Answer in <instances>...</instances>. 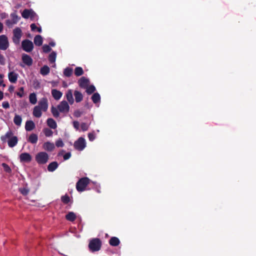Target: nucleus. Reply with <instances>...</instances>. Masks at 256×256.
Wrapping results in <instances>:
<instances>
[{
    "mask_svg": "<svg viewBox=\"0 0 256 256\" xmlns=\"http://www.w3.org/2000/svg\"><path fill=\"white\" fill-rule=\"evenodd\" d=\"M102 246V242L99 238H93L90 240L88 248L92 252L99 251Z\"/></svg>",
    "mask_w": 256,
    "mask_h": 256,
    "instance_id": "f257e3e1",
    "label": "nucleus"
},
{
    "mask_svg": "<svg viewBox=\"0 0 256 256\" xmlns=\"http://www.w3.org/2000/svg\"><path fill=\"white\" fill-rule=\"evenodd\" d=\"M48 154L44 152H39L36 156V160L40 164H46L48 160Z\"/></svg>",
    "mask_w": 256,
    "mask_h": 256,
    "instance_id": "f03ea898",
    "label": "nucleus"
},
{
    "mask_svg": "<svg viewBox=\"0 0 256 256\" xmlns=\"http://www.w3.org/2000/svg\"><path fill=\"white\" fill-rule=\"evenodd\" d=\"M12 132L11 131L8 132L6 134V137L8 138V146L10 148H12L16 145L18 143V138L16 136H12Z\"/></svg>",
    "mask_w": 256,
    "mask_h": 256,
    "instance_id": "7ed1b4c3",
    "label": "nucleus"
},
{
    "mask_svg": "<svg viewBox=\"0 0 256 256\" xmlns=\"http://www.w3.org/2000/svg\"><path fill=\"white\" fill-rule=\"evenodd\" d=\"M22 36V32L20 28H16L13 30V42L18 44L20 43V39Z\"/></svg>",
    "mask_w": 256,
    "mask_h": 256,
    "instance_id": "20e7f679",
    "label": "nucleus"
},
{
    "mask_svg": "<svg viewBox=\"0 0 256 256\" xmlns=\"http://www.w3.org/2000/svg\"><path fill=\"white\" fill-rule=\"evenodd\" d=\"M22 47L26 52H31L34 48V44L32 41L28 40H24L22 42Z\"/></svg>",
    "mask_w": 256,
    "mask_h": 256,
    "instance_id": "39448f33",
    "label": "nucleus"
},
{
    "mask_svg": "<svg viewBox=\"0 0 256 256\" xmlns=\"http://www.w3.org/2000/svg\"><path fill=\"white\" fill-rule=\"evenodd\" d=\"M57 108L60 112L63 113L68 112L70 110L69 105L66 100L61 102Z\"/></svg>",
    "mask_w": 256,
    "mask_h": 256,
    "instance_id": "423d86ee",
    "label": "nucleus"
},
{
    "mask_svg": "<svg viewBox=\"0 0 256 256\" xmlns=\"http://www.w3.org/2000/svg\"><path fill=\"white\" fill-rule=\"evenodd\" d=\"M8 47V38L5 35L0 36V50H6Z\"/></svg>",
    "mask_w": 256,
    "mask_h": 256,
    "instance_id": "0eeeda50",
    "label": "nucleus"
},
{
    "mask_svg": "<svg viewBox=\"0 0 256 256\" xmlns=\"http://www.w3.org/2000/svg\"><path fill=\"white\" fill-rule=\"evenodd\" d=\"M20 160L21 162H27L28 163L32 161V156L28 152L22 153L20 156Z\"/></svg>",
    "mask_w": 256,
    "mask_h": 256,
    "instance_id": "6e6552de",
    "label": "nucleus"
},
{
    "mask_svg": "<svg viewBox=\"0 0 256 256\" xmlns=\"http://www.w3.org/2000/svg\"><path fill=\"white\" fill-rule=\"evenodd\" d=\"M10 16L12 18V20H6V24L8 26H10V25H12V24H16L18 20H20V17H19L16 12H13L10 14Z\"/></svg>",
    "mask_w": 256,
    "mask_h": 256,
    "instance_id": "1a4fd4ad",
    "label": "nucleus"
},
{
    "mask_svg": "<svg viewBox=\"0 0 256 256\" xmlns=\"http://www.w3.org/2000/svg\"><path fill=\"white\" fill-rule=\"evenodd\" d=\"M38 106H40V109L44 112L47 110L48 108V100L46 98H42L38 102Z\"/></svg>",
    "mask_w": 256,
    "mask_h": 256,
    "instance_id": "9d476101",
    "label": "nucleus"
},
{
    "mask_svg": "<svg viewBox=\"0 0 256 256\" xmlns=\"http://www.w3.org/2000/svg\"><path fill=\"white\" fill-rule=\"evenodd\" d=\"M90 180L87 177L81 178V192L87 190L86 186L90 184ZM90 190V188H88Z\"/></svg>",
    "mask_w": 256,
    "mask_h": 256,
    "instance_id": "9b49d317",
    "label": "nucleus"
},
{
    "mask_svg": "<svg viewBox=\"0 0 256 256\" xmlns=\"http://www.w3.org/2000/svg\"><path fill=\"white\" fill-rule=\"evenodd\" d=\"M22 62L28 66H30L32 64V59L28 55L26 54H23L22 56Z\"/></svg>",
    "mask_w": 256,
    "mask_h": 256,
    "instance_id": "f8f14e48",
    "label": "nucleus"
},
{
    "mask_svg": "<svg viewBox=\"0 0 256 256\" xmlns=\"http://www.w3.org/2000/svg\"><path fill=\"white\" fill-rule=\"evenodd\" d=\"M54 148V144L49 142H46L43 144V148L48 152L52 151Z\"/></svg>",
    "mask_w": 256,
    "mask_h": 256,
    "instance_id": "ddd939ff",
    "label": "nucleus"
},
{
    "mask_svg": "<svg viewBox=\"0 0 256 256\" xmlns=\"http://www.w3.org/2000/svg\"><path fill=\"white\" fill-rule=\"evenodd\" d=\"M35 128V124L32 120H27L26 122L25 129L27 132H30Z\"/></svg>",
    "mask_w": 256,
    "mask_h": 256,
    "instance_id": "4468645a",
    "label": "nucleus"
},
{
    "mask_svg": "<svg viewBox=\"0 0 256 256\" xmlns=\"http://www.w3.org/2000/svg\"><path fill=\"white\" fill-rule=\"evenodd\" d=\"M18 74L14 72H12L8 73V78L10 82L12 83H16L17 81Z\"/></svg>",
    "mask_w": 256,
    "mask_h": 256,
    "instance_id": "2eb2a0df",
    "label": "nucleus"
},
{
    "mask_svg": "<svg viewBox=\"0 0 256 256\" xmlns=\"http://www.w3.org/2000/svg\"><path fill=\"white\" fill-rule=\"evenodd\" d=\"M109 244L112 246H117L120 244V240L117 237L112 236L109 240Z\"/></svg>",
    "mask_w": 256,
    "mask_h": 256,
    "instance_id": "dca6fc26",
    "label": "nucleus"
},
{
    "mask_svg": "<svg viewBox=\"0 0 256 256\" xmlns=\"http://www.w3.org/2000/svg\"><path fill=\"white\" fill-rule=\"evenodd\" d=\"M52 94L53 98L58 100L61 98L62 93L56 89H53L52 90Z\"/></svg>",
    "mask_w": 256,
    "mask_h": 256,
    "instance_id": "f3484780",
    "label": "nucleus"
},
{
    "mask_svg": "<svg viewBox=\"0 0 256 256\" xmlns=\"http://www.w3.org/2000/svg\"><path fill=\"white\" fill-rule=\"evenodd\" d=\"M58 164L56 162H53L50 163L48 166V172H52L54 171L58 167Z\"/></svg>",
    "mask_w": 256,
    "mask_h": 256,
    "instance_id": "a211bd4d",
    "label": "nucleus"
},
{
    "mask_svg": "<svg viewBox=\"0 0 256 256\" xmlns=\"http://www.w3.org/2000/svg\"><path fill=\"white\" fill-rule=\"evenodd\" d=\"M84 88L86 90V93L88 95L94 93L96 90V87L92 84L88 85Z\"/></svg>",
    "mask_w": 256,
    "mask_h": 256,
    "instance_id": "6ab92c4d",
    "label": "nucleus"
},
{
    "mask_svg": "<svg viewBox=\"0 0 256 256\" xmlns=\"http://www.w3.org/2000/svg\"><path fill=\"white\" fill-rule=\"evenodd\" d=\"M48 126L52 129H55L57 127V124L56 121L52 118H48L46 120Z\"/></svg>",
    "mask_w": 256,
    "mask_h": 256,
    "instance_id": "aec40b11",
    "label": "nucleus"
},
{
    "mask_svg": "<svg viewBox=\"0 0 256 256\" xmlns=\"http://www.w3.org/2000/svg\"><path fill=\"white\" fill-rule=\"evenodd\" d=\"M34 44L37 46H41L42 44L43 40L40 35H36L34 38Z\"/></svg>",
    "mask_w": 256,
    "mask_h": 256,
    "instance_id": "412c9836",
    "label": "nucleus"
},
{
    "mask_svg": "<svg viewBox=\"0 0 256 256\" xmlns=\"http://www.w3.org/2000/svg\"><path fill=\"white\" fill-rule=\"evenodd\" d=\"M40 106H36L33 110V115L36 118H40L42 114Z\"/></svg>",
    "mask_w": 256,
    "mask_h": 256,
    "instance_id": "4be33fe9",
    "label": "nucleus"
},
{
    "mask_svg": "<svg viewBox=\"0 0 256 256\" xmlns=\"http://www.w3.org/2000/svg\"><path fill=\"white\" fill-rule=\"evenodd\" d=\"M66 98L70 104H72L74 102V100L72 96V91L69 90L66 94Z\"/></svg>",
    "mask_w": 256,
    "mask_h": 256,
    "instance_id": "5701e85b",
    "label": "nucleus"
},
{
    "mask_svg": "<svg viewBox=\"0 0 256 256\" xmlns=\"http://www.w3.org/2000/svg\"><path fill=\"white\" fill-rule=\"evenodd\" d=\"M38 140V136L35 134H31L28 138V142L32 144H36Z\"/></svg>",
    "mask_w": 256,
    "mask_h": 256,
    "instance_id": "b1692460",
    "label": "nucleus"
},
{
    "mask_svg": "<svg viewBox=\"0 0 256 256\" xmlns=\"http://www.w3.org/2000/svg\"><path fill=\"white\" fill-rule=\"evenodd\" d=\"M90 81L89 79L82 76L81 77V88H84L86 86L90 85Z\"/></svg>",
    "mask_w": 256,
    "mask_h": 256,
    "instance_id": "393cba45",
    "label": "nucleus"
},
{
    "mask_svg": "<svg viewBox=\"0 0 256 256\" xmlns=\"http://www.w3.org/2000/svg\"><path fill=\"white\" fill-rule=\"evenodd\" d=\"M91 98L94 104H97L100 100V96L98 92H94Z\"/></svg>",
    "mask_w": 256,
    "mask_h": 256,
    "instance_id": "a878e982",
    "label": "nucleus"
},
{
    "mask_svg": "<svg viewBox=\"0 0 256 256\" xmlns=\"http://www.w3.org/2000/svg\"><path fill=\"white\" fill-rule=\"evenodd\" d=\"M50 68L47 66H44L40 68V73L43 76H46L50 73Z\"/></svg>",
    "mask_w": 256,
    "mask_h": 256,
    "instance_id": "bb28decb",
    "label": "nucleus"
},
{
    "mask_svg": "<svg viewBox=\"0 0 256 256\" xmlns=\"http://www.w3.org/2000/svg\"><path fill=\"white\" fill-rule=\"evenodd\" d=\"M66 218L69 221L73 222L76 218V216L73 212H69L66 216Z\"/></svg>",
    "mask_w": 256,
    "mask_h": 256,
    "instance_id": "cd10ccee",
    "label": "nucleus"
},
{
    "mask_svg": "<svg viewBox=\"0 0 256 256\" xmlns=\"http://www.w3.org/2000/svg\"><path fill=\"white\" fill-rule=\"evenodd\" d=\"M22 122V117L16 114L14 118V124L18 126H20L21 125Z\"/></svg>",
    "mask_w": 256,
    "mask_h": 256,
    "instance_id": "c85d7f7f",
    "label": "nucleus"
},
{
    "mask_svg": "<svg viewBox=\"0 0 256 256\" xmlns=\"http://www.w3.org/2000/svg\"><path fill=\"white\" fill-rule=\"evenodd\" d=\"M29 100H30V102L32 104H36L37 102V98H36V94L34 92L30 94L29 96Z\"/></svg>",
    "mask_w": 256,
    "mask_h": 256,
    "instance_id": "c756f323",
    "label": "nucleus"
},
{
    "mask_svg": "<svg viewBox=\"0 0 256 256\" xmlns=\"http://www.w3.org/2000/svg\"><path fill=\"white\" fill-rule=\"evenodd\" d=\"M32 9H25L23 10V12L22 13V18H28L30 16V13H32L31 12Z\"/></svg>",
    "mask_w": 256,
    "mask_h": 256,
    "instance_id": "7c9ffc66",
    "label": "nucleus"
},
{
    "mask_svg": "<svg viewBox=\"0 0 256 256\" xmlns=\"http://www.w3.org/2000/svg\"><path fill=\"white\" fill-rule=\"evenodd\" d=\"M72 72L73 70L72 68L67 67L64 70V74L66 77H70L72 76Z\"/></svg>",
    "mask_w": 256,
    "mask_h": 256,
    "instance_id": "2f4dec72",
    "label": "nucleus"
},
{
    "mask_svg": "<svg viewBox=\"0 0 256 256\" xmlns=\"http://www.w3.org/2000/svg\"><path fill=\"white\" fill-rule=\"evenodd\" d=\"M61 200L64 204H68L70 202V200L68 194H66L65 195L62 196Z\"/></svg>",
    "mask_w": 256,
    "mask_h": 256,
    "instance_id": "473e14b6",
    "label": "nucleus"
},
{
    "mask_svg": "<svg viewBox=\"0 0 256 256\" xmlns=\"http://www.w3.org/2000/svg\"><path fill=\"white\" fill-rule=\"evenodd\" d=\"M56 54L54 52H52L50 53L48 56V60L50 62L53 63L54 62L56 59Z\"/></svg>",
    "mask_w": 256,
    "mask_h": 256,
    "instance_id": "72a5a7b5",
    "label": "nucleus"
},
{
    "mask_svg": "<svg viewBox=\"0 0 256 256\" xmlns=\"http://www.w3.org/2000/svg\"><path fill=\"white\" fill-rule=\"evenodd\" d=\"M51 112L55 118H58L60 116L59 110L58 108H56L53 106L51 108Z\"/></svg>",
    "mask_w": 256,
    "mask_h": 256,
    "instance_id": "f704fd0d",
    "label": "nucleus"
},
{
    "mask_svg": "<svg viewBox=\"0 0 256 256\" xmlns=\"http://www.w3.org/2000/svg\"><path fill=\"white\" fill-rule=\"evenodd\" d=\"M43 132L44 135L47 137L51 136L53 134L52 131L48 128H44Z\"/></svg>",
    "mask_w": 256,
    "mask_h": 256,
    "instance_id": "c9c22d12",
    "label": "nucleus"
},
{
    "mask_svg": "<svg viewBox=\"0 0 256 256\" xmlns=\"http://www.w3.org/2000/svg\"><path fill=\"white\" fill-rule=\"evenodd\" d=\"M2 166L4 170L7 172V173H11L12 172V169L10 168L8 166V164H6V163H2Z\"/></svg>",
    "mask_w": 256,
    "mask_h": 256,
    "instance_id": "e433bc0d",
    "label": "nucleus"
},
{
    "mask_svg": "<svg viewBox=\"0 0 256 256\" xmlns=\"http://www.w3.org/2000/svg\"><path fill=\"white\" fill-rule=\"evenodd\" d=\"M30 28L32 31H34L35 30H37L38 32H41L42 31V28L40 27H37L35 24H30Z\"/></svg>",
    "mask_w": 256,
    "mask_h": 256,
    "instance_id": "4c0bfd02",
    "label": "nucleus"
},
{
    "mask_svg": "<svg viewBox=\"0 0 256 256\" xmlns=\"http://www.w3.org/2000/svg\"><path fill=\"white\" fill-rule=\"evenodd\" d=\"M76 101V102H80V92L76 90L74 92Z\"/></svg>",
    "mask_w": 256,
    "mask_h": 256,
    "instance_id": "58836bf2",
    "label": "nucleus"
},
{
    "mask_svg": "<svg viewBox=\"0 0 256 256\" xmlns=\"http://www.w3.org/2000/svg\"><path fill=\"white\" fill-rule=\"evenodd\" d=\"M90 123H81V130L84 131H86L88 130L89 127Z\"/></svg>",
    "mask_w": 256,
    "mask_h": 256,
    "instance_id": "ea45409f",
    "label": "nucleus"
},
{
    "mask_svg": "<svg viewBox=\"0 0 256 256\" xmlns=\"http://www.w3.org/2000/svg\"><path fill=\"white\" fill-rule=\"evenodd\" d=\"M42 50L44 52L48 53L50 52L52 48L48 45L44 44L42 46Z\"/></svg>",
    "mask_w": 256,
    "mask_h": 256,
    "instance_id": "a19ab883",
    "label": "nucleus"
},
{
    "mask_svg": "<svg viewBox=\"0 0 256 256\" xmlns=\"http://www.w3.org/2000/svg\"><path fill=\"white\" fill-rule=\"evenodd\" d=\"M74 147L76 149L80 150V138H79L74 144Z\"/></svg>",
    "mask_w": 256,
    "mask_h": 256,
    "instance_id": "79ce46f5",
    "label": "nucleus"
},
{
    "mask_svg": "<svg viewBox=\"0 0 256 256\" xmlns=\"http://www.w3.org/2000/svg\"><path fill=\"white\" fill-rule=\"evenodd\" d=\"M20 193L24 196H26L29 192V190L26 188H20Z\"/></svg>",
    "mask_w": 256,
    "mask_h": 256,
    "instance_id": "37998d69",
    "label": "nucleus"
},
{
    "mask_svg": "<svg viewBox=\"0 0 256 256\" xmlns=\"http://www.w3.org/2000/svg\"><path fill=\"white\" fill-rule=\"evenodd\" d=\"M86 146V142L84 138L81 137V151Z\"/></svg>",
    "mask_w": 256,
    "mask_h": 256,
    "instance_id": "c03bdc74",
    "label": "nucleus"
},
{
    "mask_svg": "<svg viewBox=\"0 0 256 256\" xmlns=\"http://www.w3.org/2000/svg\"><path fill=\"white\" fill-rule=\"evenodd\" d=\"M64 144L62 142V140L61 139H59L56 142V146L59 148V147H62L64 146Z\"/></svg>",
    "mask_w": 256,
    "mask_h": 256,
    "instance_id": "a18cd8bd",
    "label": "nucleus"
},
{
    "mask_svg": "<svg viewBox=\"0 0 256 256\" xmlns=\"http://www.w3.org/2000/svg\"><path fill=\"white\" fill-rule=\"evenodd\" d=\"M88 138L90 141L92 142L95 139V134L94 132H90L88 134Z\"/></svg>",
    "mask_w": 256,
    "mask_h": 256,
    "instance_id": "49530a36",
    "label": "nucleus"
},
{
    "mask_svg": "<svg viewBox=\"0 0 256 256\" xmlns=\"http://www.w3.org/2000/svg\"><path fill=\"white\" fill-rule=\"evenodd\" d=\"M0 64L2 65L5 64V58L3 55L0 54Z\"/></svg>",
    "mask_w": 256,
    "mask_h": 256,
    "instance_id": "de8ad7c7",
    "label": "nucleus"
},
{
    "mask_svg": "<svg viewBox=\"0 0 256 256\" xmlns=\"http://www.w3.org/2000/svg\"><path fill=\"white\" fill-rule=\"evenodd\" d=\"M2 106L4 108H10V104L8 102H4L2 104Z\"/></svg>",
    "mask_w": 256,
    "mask_h": 256,
    "instance_id": "09e8293b",
    "label": "nucleus"
},
{
    "mask_svg": "<svg viewBox=\"0 0 256 256\" xmlns=\"http://www.w3.org/2000/svg\"><path fill=\"white\" fill-rule=\"evenodd\" d=\"M74 74L76 76H80V66L76 68Z\"/></svg>",
    "mask_w": 256,
    "mask_h": 256,
    "instance_id": "8fccbe9b",
    "label": "nucleus"
},
{
    "mask_svg": "<svg viewBox=\"0 0 256 256\" xmlns=\"http://www.w3.org/2000/svg\"><path fill=\"white\" fill-rule=\"evenodd\" d=\"M73 126H74V127L76 129V130H78L79 128V127H80V124L78 122H73Z\"/></svg>",
    "mask_w": 256,
    "mask_h": 256,
    "instance_id": "3c124183",
    "label": "nucleus"
},
{
    "mask_svg": "<svg viewBox=\"0 0 256 256\" xmlns=\"http://www.w3.org/2000/svg\"><path fill=\"white\" fill-rule=\"evenodd\" d=\"M31 12H32V13H30V18L31 20H33L35 16H36V14L32 10H31Z\"/></svg>",
    "mask_w": 256,
    "mask_h": 256,
    "instance_id": "603ef678",
    "label": "nucleus"
},
{
    "mask_svg": "<svg viewBox=\"0 0 256 256\" xmlns=\"http://www.w3.org/2000/svg\"><path fill=\"white\" fill-rule=\"evenodd\" d=\"M71 156L70 153L68 152L64 154V160H67L70 158Z\"/></svg>",
    "mask_w": 256,
    "mask_h": 256,
    "instance_id": "864d4df0",
    "label": "nucleus"
},
{
    "mask_svg": "<svg viewBox=\"0 0 256 256\" xmlns=\"http://www.w3.org/2000/svg\"><path fill=\"white\" fill-rule=\"evenodd\" d=\"M76 188L78 192H80V178L78 179L76 182Z\"/></svg>",
    "mask_w": 256,
    "mask_h": 256,
    "instance_id": "5fc2aeb1",
    "label": "nucleus"
},
{
    "mask_svg": "<svg viewBox=\"0 0 256 256\" xmlns=\"http://www.w3.org/2000/svg\"><path fill=\"white\" fill-rule=\"evenodd\" d=\"M3 78H4V75L2 74H0V86L3 83V80H2Z\"/></svg>",
    "mask_w": 256,
    "mask_h": 256,
    "instance_id": "6e6d98bb",
    "label": "nucleus"
},
{
    "mask_svg": "<svg viewBox=\"0 0 256 256\" xmlns=\"http://www.w3.org/2000/svg\"><path fill=\"white\" fill-rule=\"evenodd\" d=\"M14 87L12 86H10L9 88H8V90L10 92H12L14 91Z\"/></svg>",
    "mask_w": 256,
    "mask_h": 256,
    "instance_id": "4d7b16f0",
    "label": "nucleus"
},
{
    "mask_svg": "<svg viewBox=\"0 0 256 256\" xmlns=\"http://www.w3.org/2000/svg\"><path fill=\"white\" fill-rule=\"evenodd\" d=\"M4 94L3 92L0 90V100L3 98Z\"/></svg>",
    "mask_w": 256,
    "mask_h": 256,
    "instance_id": "13d9d810",
    "label": "nucleus"
},
{
    "mask_svg": "<svg viewBox=\"0 0 256 256\" xmlns=\"http://www.w3.org/2000/svg\"><path fill=\"white\" fill-rule=\"evenodd\" d=\"M3 30V24L2 22H0V33L2 32Z\"/></svg>",
    "mask_w": 256,
    "mask_h": 256,
    "instance_id": "bf43d9fd",
    "label": "nucleus"
},
{
    "mask_svg": "<svg viewBox=\"0 0 256 256\" xmlns=\"http://www.w3.org/2000/svg\"><path fill=\"white\" fill-rule=\"evenodd\" d=\"M17 95H18V96H19L20 98H22V96H23V92H22V93H20V92H18V93H17Z\"/></svg>",
    "mask_w": 256,
    "mask_h": 256,
    "instance_id": "052dcab7",
    "label": "nucleus"
},
{
    "mask_svg": "<svg viewBox=\"0 0 256 256\" xmlns=\"http://www.w3.org/2000/svg\"><path fill=\"white\" fill-rule=\"evenodd\" d=\"M50 45L52 46H55V44L54 42H50Z\"/></svg>",
    "mask_w": 256,
    "mask_h": 256,
    "instance_id": "680f3d73",
    "label": "nucleus"
},
{
    "mask_svg": "<svg viewBox=\"0 0 256 256\" xmlns=\"http://www.w3.org/2000/svg\"><path fill=\"white\" fill-rule=\"evenodd\" d=\"M20 91H22V92H24V88H22V87L20 88Z\"/></svg>",
    "mask_w": 256,
    "mask_h": 256,
    "instance_id": "e2e57ef3",
    "label": "nucleus"
},
{
    "mask_svg": "<svg viewBox=\"0 0 256 256\" xmlns=\"http://www.w3.org/2000/svg\"><path fill=\"white\" fill-rule=\"evenodd\" d=\"M84 74V70L82 68H81V76Z\"/></svg>",
    "mask_w": 256,
    "mask_h": 256,
    "instance_id": "0e129e2a",
    "label": "nucleus"
},
{
    "mask_svg": "<svg viewBox=\"0 0 256 256\" xmlns=\"http://www.w3.org/2000/svg\"><path fill=\"white\" fill-rule=\"evenodd\" d=\"M78 85L80 86V79L78 80Z\"/></svg>",
    "mask_w": 256,
    "mask_h": 256,
    "instance_id": "69168bd1",
    "label": "nucleus"
},
{
    "mask_svg": "<svg viewBox=\"0 0 256 256\" xmlns=\"http://www.w3.org/2000/svg\"><path fill=\"white\" fill-rule=\"evenodd\" d=\"M1 86H2L3 87H5L6 86V84H2Z\"/></svg>",
    "mask_w": 256,
    "mask_h": 256,
    "instance_id": "338daca9",
    "label": "nucleus"
},
{
    "mask_svg": "<svg viewBox=\"0 0 256 256\" xmlns=\"http://www.w3.org/2000/svg\"><path fill=\"white\" fill-rule=\"evenodd\" d=\"M78 113H79V112H78H78H76V115L77 116H78Z\"/></svg>",
    "mask_w": 256,
    "mask_h": 256,
    "instance_id": "774afa93",
    "label": "nucleus"
}]
</instances>
